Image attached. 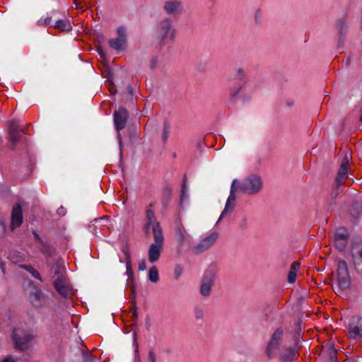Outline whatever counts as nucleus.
<instances>
[{"label":"nucleus","mask_w":362,"mask_h":362,"mask_svg":"<svg viewBox=\"0 0 362 362\" xmlns=\"http://www.w3.org/2000/svg\"><path fill=\"white\" fill-rule=\"evenodd\" d=\"M296 345L284 346L279 353L280 362H294L300 355V349Z\"/></svg>","instance_id":"6e6552de"},{"label":"nucleus","mask_w":362,"mask_h":362,"mask_svg":"<svg viewBox=\"0 0 362 362\" xmlns=\"http://www.w3.org/2000/svg\"><path fill=\"white\" fill-rule=\"evenodd\" d=\"M361 242V239L358 238H353L351 240V251L350 252V255L352 258L353 263L354 265L355 270L357 273H358L361 276H362V268L361 266L362 265V262H360V259L358 258L356 255L353 252L354 249L356 247V245Z\"/></svg>","instance_id":"aec40b11"},{"label":"nucleus","mask_w":362,"mask_h":362,"mask_svg":"<svg viewBox=\"0 0 362 362\" xmlns=\"http://www.w3.org/2000/svg\"><path fill=\"white\" fill-rule=\"evenodd\" d=\"M194 317L197 320H203L204 317V310L199 305H196L194 308Z\"/></svg>","instance_id":"e433bc0d"},{"label":"nucleus","mask_w":362,"mask_h":362,"mask_svg":"<svg viewBox=\"0 0 362 362\" xmlns=\"http://www.w3.org/2000/svg\"><path fill=\"white\" fill-rule=\"evenodd\" d=\"M214 281V276L212 272L204 274L200 286V293L202 296L206 297L210 295Z\"/></svg>","instance_id":"f3484780"},{"label":"nucleus","mask_w":362,"mask_h":362,"mask_svg":"<svg viewBox=\"0 0 362 362\" xmlns=\"http://www.w3.org/2000/svg\"><path fill=\"white\" fill-rule=\"evenodd\" d=\"M51 272L53 273L56 279H64L65 267L61 259L56 261L51 267Z\"/></svg>","instance_id":"4be33fe9"},{"label":"nucleus","mask_w":362,"mask_h":362,"mask_svg":"<svg viewBox=\"0 0 362 362\" xmlns=\"http://www.w3.org/2000/svg\"><path fill=\"white\" fill-rule=\"evenodd\" d=\"M2 362H15L14 360L12 358H6L4 360H3Z\"/></svg>","instance_id":"338daca9"},{"label":"nucleus","mask_w":362,"mask_h":362,"mask_svg":"<svg viewBox=\"0 0 362 362\" xmlns=\"http://www.w3.org/2000/svg\"><path fill=\"white\" fill-rule=\"evenodd\" d=\"M155 37L160 43H164L168 39L173 40L175 38V30L170 19L165 18L158 23L155 30Z\"/></svg>","instance_id":"20e7f679"},{"label":"nucleus","mask_w":362,"mask_h":362,"mask_svg":"<svg viewBox=\"0 0 362 362\" xmlns=\"http://www.w3.org/2000/svg\"><path fill=\"white\" fill-rule=\"evenodd\" d=\"M148 361L156 362V356L153 351H150L148 352Z\"/></svg>","instance_id":"a18cd8bd"},{"label":"nucleus","mask_w":362,"mask_h":362,"mask_svg":"<svg viewBox=\"0 0 362 362\" xmlns=\"http://www.w3.org/2000/svg\"><path fill=\"white\" fill-rule=\"evenodd\" d=\"M303 326V320L301 318H298L295 320L293 324V341L294 345L298 347H302V344L300 339L303 338L304 332L302 330Z\"/></svg>","instance_id":"a211bd4d"},{"label":"nucleus","mask_w":362,"mask_h":362,"mask_svg":"<svg viewBox=\"0 0 362 362\" xmlns=\"http://www.w3.org/2000/svg\"><path fill=\"white\" fill-rule=\"evenodd\" d=\"M12 335L16 346L21 351L28 349L30 341L34 338V334L31 330L21 327L15 328L13 330Z\"/></svg>","instance_id":"7ed1b4c3"},{"label":"nucleus","mask_w":362,"mask_h":362,"mask_svg":"<svg viewBox=\"0 0 362 362\" xmlns=\"http://www.w3.org/2000/svg\"><path fill=\"white\" fill-rule=\"evenodd\" d=\"M233 182H235V189H236V192H238V190H240V187L239 185H241V182H238L237 180H233Z\"/></svg>","instance_id":"0e129e2a"},{"label":"nucleus","mask_w":362,"mask_h":362,"mask_svg":"<svg viewBox=\"0 0 362 362\" xmlns=\"http://www.w3.org/2000/svg\"><path fill=\"white\" fill-rule=\"evenodd\" d=\"M52 21V17L48 16V17L45 18L43 20L44 25H45V26L50 25H51Z\"/></svg>","instance_id":"8fccbe9b"},{"label":"nucleus","mask_w":362,"mask_h":362,"mask_svg":"<svg viewBox=\"0 0 362 362\" xmlns=\"http://www.w3.org/2000/svg\"><path fill=\"white\" fill-rule=\"evenodd\" d=\"M337 279L339 291L347 289L351 284V278L346 261L340 259L337 264Z\"/></svg>","instance_id":"39448f33"},{"label":"nucleus","mask_w":362,"mask_h":362,"mask_svg":"<svg viewBox=\"0 0 362 362\" xmlns=\"http://www.w3.org/2000/svg\"><path fill=\"white\" fill-rule=\"evenodd\" d=\"M176 227H175V237L177 240L182 244L186 237L187 232L181 223V222L179 220H177L176 222Z\"/></svg>","instance_id":"cd10ccee"},{"label":"nucleus","mask_w":362,"mask_h":362,"mask_svg":"<svg viewBox=\"0 0 362 362\" xmlns=\"http://www.w3.org/2000/svg\"><path fill=\"white\" fill-rule=\"evenodd\" d=\"M218 237L216 232H213L206 238H203L194 248L195 253H202L208 249L216 242Z\"/></svg>","instance_id":"ddd939ff"},{"label":"nucleus","mask_w":362,"mask_h":362,"mask_svg":"<svg viewBox=\"0 0 362 362\" xmlns=\"http://www.w3.org/2000/svg\"><path fill=\"white\" fill-rule=\"evenodd\" d=\"M335 205H336L335 199H332L329 204V206H328V210L332 211Z\"/></svg>","instance_id":"3c124183"},{"label":"nucleus","mask_w":362,"mask_h":362,"mask_svg":"<svg viewBox=\"0 0 362 362\" xmlns=\"http://www.w3.org/2000/svg\"><path fill=\"white\" fill-rule=\"evenodd\" d=\"M235 182H233L230 186V194L228 197V214L229 213H231L235 206V202L237 199V197L235 193L236 189H235Z\"/></svg>","instance_id":"b1692460"},{"label":"nucleus","mask_w":362,"mask_h":362,"mask_svg":"<svg viewBox=\"0 0 362 362\" xmlns=\"http://www.w3.org/2000/svg\"><path fill=\"white\" fill-rule=\"evenodd\" d=\"M52 26L61 32L70 31L72 30V25L69 19L57 20Z\"/></svg>","instance_id":"bb28decb"},{"label":"nucleus","mask_w":362,"mask_h":362,"mask_svg":"<svg viewBox=\"0 0 362 362\" xmlns=\"http://www.w3.org/2000/svg\"><path fill=\"white\" fill-rule=\"evenodd\" d=\"M183 272V268L180 264H176L174 270L175 279H178Z\"/></svg>","instance_id":"ea45409f"},{"label":"nucleus","mask_w":362,"mask_h":362,"mask_svg":"<svg viewBox=\"0 0 362 362\" xmlns=\"http://www.w3.org/2000/svg\"><path fill=\"white\" fill-rule=\"evenodd\" d=\"M239 187L242 192L248 195H254L262 190L263 181L259 175L250 174L241 182V185Z\"/></svg>","instance_id":"f03ea898"},{"label":"nucleus","mask_w":362,"mask_h":362,"mask_svg":"<svg viewBox=\"0 0 362 362\" xmlns=\"http://www.w3.org/2000/svg\"><path fill=\"white\" fill-rule=\"evenodd\" d=\"M299 267L300 264L297 262H294L291 266L290 271H296L297 272V270L299 268Z\"/></svg>","instance_id":"09e8293b"},{"label":"nucleus","mask_w":362,"mask_h":362,"mask_svg":"<svg viewBox=\"0 0 362 362\" xmlns=\"http://www.w3.org/2000/svg\"><path fill=\"white\" fill-rule=\"evenodd\" d=\"M139 271L143 272L146 269V262L145 259H142L139 262Z\"/></svg>","instance_id":"c03bdc74"},{"label":"nucleus","mask_w":362,"mask_h":362,"mask_svg":"<svg viewBox=\"0 0 362 362\" xmlns=\"http://www.w3.org/2000/svg\"><path fill=\"white\" fill-rule=\"evenodd\" d=\"M148 279L152 283H157L159 280L158 271L156 267L153 266L148 272Z\"/></svg>","instance_id":"7c9ffc66"},{"label":"nucleus","mask_w":362,"mask_h":362,"mask_svg":"<svg viewBox=\"0 0 362 362\" xmlns=\"http://www.w3.org/2000/svg\"><path fill=\"white\" fill-rule=\"evenodd\" d=\"M122 251L125 257V263L126 264H132L131 260V252L127 244H125L122 248Z\"/></svg>","instance_id":"f704fd0d"},{"label":"nucleus","mask_w":362,"mask_h":362,"mask_svg":"<svg viewBox=\"0 0 362 362\" xmlns=\"http://www.w3.org/2000/svg\"><path fill=\"white\" fill-rule=\"evenodd\" d=\"M154 243L151 244L148 252V261L156 262L160 257L163 247L164 236L159 222L154 223L153 228Z\"/></svg>","instance_id":"f257e3e1"},{"label":"nucleus","mask_w":362,"mask_h":362,"mask_svg":"<svg viewBox=\"0 0 362 362\" xmlns=\"http://www.w3.org/2000/svg\"><path fill=\"white\" fill-rule=\"evenodd\" d=\"M245 82H243L242 83H238L236 85H230V90H229V103L230 104H235L239 99V93L240 90L245 87Z\"/></svg>","instance_id":"412c9836"},{"label":"nucleus","mask_w":362,"mask_h":362,"mask_svg":"<svg viewBox=\"0 0 362 362\" xmlns=\"http://www.w3.org/2000/svg\"><path fill=\"white\" fill-rule=\"evenodd\" d=\"M245 77V72L243 69L238 68L235 70V74L232 76L230 79V82L232 83L233 81L238 80L239 81L238 83H242Z\"/></svg>","instance_id":"2f4dec72"},{"label":"nucleus","mask_w":362,"mask_h":362,"mask_svg":"<svg viewBox=\"0 0 362 362\" xmlns=\"http://www.w3.org/2000/svg\"><path fill=\"white\" fill-rule=\"evenodd\" d=\"M97 51L99 54V55L103 58V59H105V54L104 52V51L103 50L102 47H97Z\"/></svg>","instance_id":"603ef678"},{"label":"nucleus","mask_w":362,"mask_h":362,"mask_svg":"<svg viewBox=\"0 0 362 362\" xmlns=\"http://www.w3.org/2000/svg\"><path fill=\"white\" fill-rule=\"evenodd\" d=\"M185 187H186L185 182H183L182 185V190H181V194H180L181 201L184 200L185 198Z\"/></svg>","instance_id":"de8ad7c7"},{"label":"nucleus","mask_w":362,"mask_h":362,"mask_svg":"<svg viewBox=\"0 0 362 362\" xmlns=\"http://www.w3.org/2000/svg\"><path fill=\"white\" fill-rule=\"evenodd\" d=\"M126 274L128 276V281L131 282H134V272L132 269V264H126Z\"/></svg>","instance_id":"4c0bfd02"},{"label":"nucleus","mask_w":362,"mask_h":362,"mask_svg":"<svg viewBox=\"0 0 362 362\" xmlns=\"http://www.w3.org/2000/svg\"><path fill=\"white\" fill-rule=\"evenodd\" d=\"M35 243L37 244V247L46 259L52 257L54 252V248L47 240L42 239L36 230H33Z\"/></svg>","instance_id":"1a4fd4ad"},{"label":"nucleus","mask_w":362,"mask_h":362,"mask_svg":"<svg viewBox=\"0 0 362 362\" xmlns=\"http://www.w3.org/2000/svg\"><path fill=\"white\" fill-rule=\"evenodd\" d=\"M297 273L296 271H289L287 276V281L290 284H293L296 280Z\"/></svg>","instance_id":"a19ab883"},{"label":"nucleus","mask_w":362,"mask_h":362,"mask_svg":"<svg viewBox=\"0 0 362 362\" xmlns=\"http://www.w3.org/2000/svg\"><path fill=\"white\" fill-rule=\"evenodd\" d=\"M156 62H157L156 59H153L151 60V66L152 68H153L156 66Z\"/></svg>","instance_id":"774afa93"},{"label":"nucleus","mask_w":362,"mask_h":362,"mask_svg":"<svg viewBox=\"0 0 362 362\" xmlns=\"http://www.w3.org/2000/svg\"><path fill=\"white\" fill-rule=\"evenodd\" d=\"M6 231V226L4 222L0 220V237H2Z\"/></svg>","instance_id":"49530a36"},{"label":"nucleus","mask_w":362,"mask_h":362,"mask_svg":"<svg viewBox=\"0 0 362 362\" xmlns=\"http://www.w3.org/2000/svg\"><path fill=\"white\" fill-rule=\"evenodd\" d=\"M349 23L346 17L339 18L336 21L335 28L338 33L337 48L342 49L345 42V38L349 29Z\"/></svg>","instance_id":"0eeeda50"},{"label":"nucleus","mask_w":362,"mask_h":362,"mask_svg":"<svg viewBox=\"0 0 362 362\" xmlns=\"http://www.w3.org/2000/svg\"><path fill=\"white\" fill-rule=\"evenodd\" d=\"M42 292L37 288H35L34 291L30 294V299L33 305L36 308H40L43 304V296Z\"/></svg>","instance_id":"393cba45"},{"label":"nucleus","mask_w":362,"mask_h":362,"mask_svg":"<svg viewBox=\"0 0 362 362\" xmlns=\"http://www.w3.org/2000/svg\"><path fill=\"white\" fill-rule=\"evenodd\" d=\"M349 330L351 337L356 338L362 336V317H359L356 320L353 318L349 325Z\"/></svg>","instance_id":"6ab92c4d"},{"label":"nucleus","mask_w":362,"mask_h":362,"mask_svg":"<svg viewBox=\"0 0 362 362\" xmlns=\"http://www.w3.org/2000/svg\"><path fill=\"white\" fill-rule=\"evenodd\" d=\"M340 186L341 185H339L337 187V185L335 184L334 188L331 192V197H332V199H335L337 198V197L338 196V194L339 193Z\"/></svg>","instance_id":"37998d69"},{"label":"nucleus","mask_w":362,"mask_h":362,"mask_svg":"<svg viewBox=\"0 0 362 362\" xmlns=\"http://www.w3.org/2000/svg\"><path fill=\"white\" fill-rule=\"evenodd\" d=\"M347 170H344L339 168L337 175L335 178V184L337 185V187L344 183V180L347 177Z\"/></svg>","instance_id":"c756f323"},{"label":"nucleus","mask_w":362,"mask_h":362,"mask_svg":"<svg viewBox=\"0 0 362 362\" xmlns=\"http://www.w3.org/2000/svg\"><path fill=\"white\" fill-rule=\"evenodd\" d=\"M134 308H135V305H134ZM132 317H133V320H136L137 319L138 313H137V312H136V308H134V313H133Z\"/></svg>","instance_id":"69168bd1"},{"label":"nucleus","mask_w":362,"mask_h":362,"mask_svg":"<svg viewBox=\"0 0 362 362\" xmlns=\"http://www.w3.org/2000/svg\"><path fill=\"white\" fill-rule=\"evenodd\" d=\"M226 214V204L225 205V207L223 210V211L221 212V214L218 220V222H219Z\"/></svg>","instance_id":"bf43d9fd"},{"label":"nucleus","mask_w":362,"mask_h":362,"mask_svg":"<svg viewBox=\"0 0 362 362\" xmlns=\"http://www.w3.org/2000/svg\"><path fill=\"white\" fill-rule=\"evenodd\" d=\"M171 189L166 187L163 190V204L167 206L170 199Z\"/></svg>","instance_id":"c9c22d12"},{"label":"nucleus","mask_w":362,"mask_h":362,"mask_svg":"<svg viewBox=\"0 0 362 362\" xmlns=\"http://www.w3.org/2000/svg\"><path fill=\"white\" fill-rule=\"evenodd\" d=\"M57 213L60 216H64V207L61 206L58 210H57Z\"/></svg>","instance_id":"e2e57ef3"},{"label":"nucleus","mask_w":362,"mask_h":362,"mask_svg":"<svg viewBox=\"0 0 362 362\" xmlns=\"http://www.w3.org/2000/svg\"><path fill=\"white\" fill-rule=\"evenodd\" d=\"M349 163H346V162H341V165H340V168H341L344 170H348V168H349Z\"/></svg>","instance_id":"5fc2aeb1"},{"label":"nucleus","mask_w":362,"mask_h":362,"mask_svg":"<svg viewBox=\"0 0 362 362\" xmlns=\"http://www.w3.org/2000/svg\"><path fill=\"white\" fill-rule=\"evenodd\" d=\"M117 37L110 39L109 41L110 47L117 51H120L124 49L127 42L126 29L123 26L117 28Z\"/></svg>","instance_id":"9b49d317"},{"label":"nucleus","mask_w":362,"mask_h":362,"mask_svg":"<svg viewBox=\"0 0 362 362\" xmlns=\"http://www.w3.org/2000/svg\"><path fill=\"white\" fill-rule=\"evenodd\" d=\"M349 211L351 216L354 219H358V218L362 214V202L353 200Z\"/></svg>","instance_id":"a878e982"},{"label":"nucleus","mask_w":362,"mask_h":362,"mask_svg":"<svg viewBox=\"0 0 362 362\" xmlns=\"http://www.w3.org/2000/svg\"><path fill=\"white\" fill-rule=\"evenodd\" d=\"M23 222V209L21 205L17 204L13 206L11 212V230L13 231L16 228H19L22 225Z\"/></svg>","instance_id":"4468645a"},{"label":"nucleus","mask_w":362,"mask_h":362,"mask_svg":"<svg viewBox=\"0 0 362 362\" xmlns=\"http://www.w3.org/2000/svg\"><path fill=\"white\" fill-rule=\"evenodd\" d=\"M5 265H6L5 262L2 260H0V269H1L3 274H5Z\"/></svg>","instance_id":"13d9d810"},{"label":"nucleus","mask_w":362,"mask_h":362,"mask_svg":"<svg viewBox=\"0 0 362 362\" xmlns=\"http://www.w3.org/2000/svg\"><path fill=\"white\" fill-rule=\"evenodd\" d=\"M284 330L282 327H278L272 334L266 348V355L268 358L274 356L273 351L277 350L281 345Z\"/></svg>","instance_id":"423d86ee"},{"label":"nucleus","mask_w":362,"mask_h":362,"mask_svg":"<svg viewBox=\"0 0 362 362\" xmlns=\"http://www.w3.org/2000/svg\"><path fill=\"white\" fill-rule=\"evenodd\" d=\"M54 287L57 293L64 298L68 297L71 291V288L66 278L55 279L54 280Z\"/></svg>","instance_id":"dca6fc26"},{"label":"nucleus","mask_w":362,"mask_h":362,"mask_svg":"<svg viewBox=\"0 0 362 362\" xmlns=\"http://www.w3.org/2000/svg\"><path fill=\"white\" fill-rule=\"evenodd\" d=\"M246 226H247V219H246V218H244L240 224V228L242 229H245L246 228Z\"/></svg>","instance_id":"680f3d73"},{"label":"nucleus","mask_w":362,"mask_h":362,"mask_svg":"<svg viewBox=\"0 0 362 362\" xmlns=\"http://www.w3.org/2000/svg\"><path fill=\"white\" fill-rule=\"evenodd\" d=\"M170 135V127L169 125L165 122L163 125V142H166Z\"/></svg>","instance_id":"58836bf2"},{"label":"nucleus","mask_w":362,"mask_h":362,"mask_svg":"<svg viewBox=\"0 0 362 362\" xmlns=\"http://www.w3.org/2000/svg\"><path fill=\"white\" fill-rule=\"evenodd\" d=\"M349 235L344 227L339 228L334 235V245L339 252H343L346 247Z\"/></svg>","instance_id":"f8f14e48"},{"label":"nucleus","mask_w":362,"mask_h":362,"mask_svg":"<svg viewBox=\"0 0 362 362\" xmlns=\"http://www.w3.org/2000/svg\"><path fill=\"white\" fill-rule=\"evenodd\" d=\"M23 129L20 127L16 121H11L8 126V134L11 141V148L14 150L16 144L21 140Z\"/></svg>","instance_id":"9d476101"},{"label":"nucleus","mask_w":362,"mask_h":362,"mask_svg":"<svg viewBox=\"0 0 362 362\" xmlns=\"http://www.w3.org/2000/svg\"><path fill=\"white\" fill-rule=\"evenodd\" d=\"M251 98H252L251 95L245 94L243 96V102L247 103V102L250 101L251 100Z\"/></svg>","instance_id":"864d4df0"},{"label":"nucleus","mask_w":362,"mask_h":362,"mask_svg":"<svg viewBox=\"0 0 362 362\" xmlns=\"http://www.w3.org/2000/svg\"><path fill=\"white\" fill-rule=\"evenodd\" d=\"M151 226H152V225H148V223H145L144 230L146 233H148L149 232Z\"/></svg>","instance_id":"052dcab7"},{"label":"nucleus","mask_w":362,"mask_h":362,"mask_svg":"<svg viewBox=\"0 0 362 362\" xmlns=\"http://www.w3.org/2000/svg\"><path fill=\"white\" fill-rule=\"evenodd\" d=\"M181 8V3L178 1H165L163 9L170 15L179 13Z\"/></svg>","instance_id":"5701e85b"},{"label":"nucleus","mask_w":362,"mask_h":362,"mask_svg":"<svg viewBox=\"0 0 362 362\" xmlns=\"http://www.w3.org/2000/svg\"><path fill=\"white\" fill-rule=\"evenodd\" d=\"M146 223H148V225H152V228H153L154 223L158 222L156 220L155 213L151 209H147L146 211Z\"/></svg>","instance_id":"473e14b6"},{"label":"nucleus","mask_w":362,"mask_h":362,"mask_svg":"<svg viewBox=\"0 0 362 362\" xmlns=\"http://www.w3.org/2000/svg\"><path fill=\"white\" fill-rule=\"evenodd\" d=\"M19 267L29 272L34 278L41 280L40 273L32 266L28 264H21Z\"/></svg>","instance_id":"c85d7f7f"},{"label":"nucleus","mask_w":362,"mask_h":362,"mask_svg":"<svg viewBox=\"0 0 362 362\" xmlns=\"http://www.w3.org/2000/svg\"><path fill=\"white\" fill-rule=\"evenodd\" d=\"M83 362H94L95 361L94 356L92 354L86 352L83 353Z\"/></svg>","instance_id":"79ce46f5"},{"label":"nucleus","mask_w":362,"mask_h":362,"mask_svg":"<svg viewBox=\"0 0 362 362\" xmlns=\"http://www.w3.org/2000/svg\"><path fill=\"white\" fill-rule=\"evenodd\" d=\"M114 123L117 131L123 129L127 124L129 113L125 108L120 107L115 110L113 114Z\"/></svg>","instance_id":"2eb2a0df"},{"label":"nucleus","mask_w":362,"mask_h":362,"mask_svg":"<svg viewBox=\"0 0 362 362\" xmlns=\"http://www.w3.org/2000/svg\"><path fill=\"white\" fill-rule=\"evenodd\" d=\"M117 139H118V141H119V149H120V155H122V137H121V134L119 132H118L117 134Z\"/></svg>","instance_id":"4d7b16f0"},{"label":"nucleus","mask_w":362,"mask_h":362,"mask_svg":"<svg viewBox=\"0 0 362 362\" xmlns=\"http://www.w3.org/2000/svg\"><path fill=\"white\" fill-rule=\"evenodd\" d=\"M145 322H146V329L148 330H149L150 327H151V320H150V317L148 316H147L146 317Z\"/></svg>","instance_id":"6e6d98bb"},{"label":"nucleus","mask_w":362,"mask_h":362,"mask_svg":"<svg viewBox=\"0 0 362 362\" xmlns=\"http://www.w3.org/2000/svg\"><path fill=\"white\" fill-rule=\"evenodd\" d=\"M327 351L328 352L329 354V361L337 362V352L333 344L329 345Z\"/></svg>","instance_id":"72a5a7b5"}]
</instances>
